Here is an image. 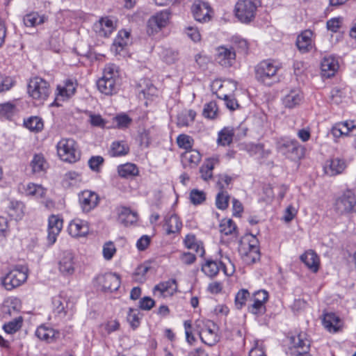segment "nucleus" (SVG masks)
I'll return each mask as SVG.
<instances>
[{
    "label": "nucleus",
    "instance_id": "1",
    "mask_svg": "<svg viewBox=\"0 0 356 356\" xmlns=\"http://www.w3.org/2000/svg\"><path fill=\"white\" fill-rule=\"evenodd\" d=\"M120 86L118 67L114 64H107L104 68L102 76L97 81L99 91L106 95H113L118 92Z\"/></svg>",
    "mask_w": 356,
    "mask_h": 356
},
{
    "label": "nucleus",
    "instance_id": "2",
    "mask_svg": "<svg viewBox=\"0 0 356 356\" xmlns=\"http://www.w3.org/2000/svg\"><path fill=\"white\" fill-rule=\"evenodd\" d=\"M212 90H216V93L218 98L225 101L227 108L234 111L238 108L239 104L233 97V92L236 90V83L232 80H214L211 84Z\"/></svg>",
    "mask_w": 356,
    "mask_h": 356
},
{
    "label": "nucleus",
    "instance_id": "3",
    "mask_svg": "<svg viewBox=\"0 0 356 356\" xmlns=\"http://www.w3.org/2000/svg\"><path fill=\"white\" fill-rule=\"evenodd\" d=\"M333 210L338 216H347L356 213V193L348 189L337 197Z\"/></svg>",
    "mask_w": 356,
    "mask_h": 356
},
{
    "label": "nucleus",
    "instance_id": "4",
    "mask_svg": "<svg viewBox=\"0 0 356 356\" xmlns=\"http://www.w3.org/2000/svg\"><path fill=\"white\" fill-rule=\"evenodd\" d=\"M278 70L279 67L273 63L263 60L255 67V78L259 82L270 86L279 81Z\"/></svg>",
    "mask_w": 356,
    "mask_h": 356
},
{
    "label": "nucleus",
    "instance_id": "5",
    "mask_svg": "<svg viewBox=\"0 0 356 356\" xmlns=\"http://www.w3.org/2000/svg\"><path fill=\"white\" fill-rule=\"evenodd\" d=\"M50 92L49 83L44 79L35 76L29 80L28 93L33 99L42 102L48 98Z\"/></svg>",
    "mask_w": 356,
    "mask_h": 356
},
{
    "label": "nucleus",
    "instance_id": "6",
    "mask_svg": "<svg viewBox=\"0 0 356 356\" xmlns=\"http://www.w3.org/2000/svg\"><path fill=\"white\" fill-rule=\"evenodd\" d=\"M27 269L24 266H17L11 270L2 280V284L7 290L20 286L27 279Z\"/></svg>",
    "mask_w": 356,
    "mask_h": 356
},
{
    "label": "nucleus",
    "instance_id": "7",
    "mask_svg": "<svg viewBox=\"0 0 356 356\" xmlns=\"http://www.w3.org/2000/svg\"><path fill=\"white\" fill-rule=\"evenodd\" d=\"M257 5L251 0H240L235 6L236 17L243 23L251 22L255 16Z\"/></svg>",
    "mask_w": 356,
    "mask_h": 356
},
{
    "label": "nucleus",
    "instance_id": "8",
    "mask_svg": "<svg viewBox=\"0 0 356 356\" xmlns=\"http://www.w3.org/2000/svg\"><path fill=\"white\" fill-rule=\"evenodd\" d=\"M53 312L60 318L72 316L74 310V303L67 298L57 296L52 299Z\"/></svg>",
    "mask_w": 356,
    "mask_h": 356
},
{
    "label": "nucleus",
    "instance_id": "9",
    "mask_svg": "<svg viewBox=\"0 0 356 356\" xmlns=\"http://www.w3.org/2000/svg\"><path fill=\"white\" fill-rule=\"evenodd\" d=\"M170 13L168 10H163L151 17L147 22V33L149 35H154L166 26Z\"/></svg>",
    "mask_w": 356,
    "mask_h": 356
},
{
    "label": "nucleus",
    "instance_id": "10",
    "mask_svg": "<svg viewBox=\"0 0 356 356\" xmlns=\"http://www.w3.org/2000/svg\"><path fill=\"white\" fill-rule=\"evenodd\" d=\"M291 350L296 356H311L309 354L310 341L307 337V334L300 332L296 336L291 338Z\"/></svg>",
    "mask_w": 356,
    "mask_h": 356
},
{
    "label": "nucleus",
    "instance_id": "11",
    "mask_svg": "<svg viewBox=\"0 0 356 356\" xmlns=\"http://www.w3.org/2000/svg\"><path fill=\"white\" fill-rule=\"evenodd\" d=\"M240 252L245 256V260L248 263H255L259 261L260 252L257 239L252 235L248 243H242Z\"/></svg>",
    "mask_w": 356,
    "mask_h": 356
},
{
    "label": "nucleus",
    "instance_id": "12",
    "mask_svg": "<svg viewBox=\"0 0 356 356\" xmlns=\"http://www.w3.org/2000/svg\"><path fill=\"white\" fill-rule=\"evenodd\" d=\"M346 167L344 157H328L323 164V170L329 176H335L342 173Z\"/></svg>",
    "mask_w": 356,
    "mask_h": 356
},
{
    "label": "nucleus",
    "instance_id": "13",
    "mask_svg": "<svg viewBox=\"0 0 356 356\" xmlns=\"http://www.w3.org/2000/svg\"><path fill=\"white\" fill-rule=\"evenodd\" d=\"M217 325L211 321L207 322L203 328L199 332L201 341L209 346H213L216 344L220 337L217 334Z\"/></svg>",
    "mask_w": 356,
    "mask_h": 356
},
{
    "label": "nucleus",
    "instance_id": "14",
    "mask_svg": "<svg viewBox=\"0 0 356 356\" xmlns=\"http://www.w3.org/2000/svg\"><path fill=\"white\" fill-rule=\"evenodd\" d=\"M331 134L334 138L356 136V121L338 122L332 127Z\"/></svg>",
    "mask_w": 356,
    "mask_h": 356
},
{
    "label": "nucleus",
    "instance_id": "15",
    "mask_svg": "<svg viewBox=\"0 0 356 356\" xmlns=\"http://www.w3.org/2000/svg\"><path fill=\"white\" fill-rule=\"evenodd\" d=\"M97 284L102 286V290L113 291L118 289L120 286V276L115 273H106L99 275L96 277Z\"/></svg>",
    "mask_w": 356,
    "mask_h": 356
},
{
    "label": "nucleus",
    "instance_id": "16",
    "mask_svg": "<svg viewBox=\"0 0 356 356\" xmlns=\"http://www.w3.org/2000/svg\"><path fill=\"white\" fill-rule=\"evenodd\" d=\"M191 11L195 19L199 22H207L211 19V8L207 2L195 1L192 6Z\"/></svg>",
    "mask_w": 356,
    "mask_h": 356
},
{
    "label": "nucleus",
    "instance_id": "17",
    "mask_svg": "<svg viewBox=\"0 0 356 356\" xmlns=\"http://www.w3.org/2000/svg\"><path fill=\"white\" fill-rule=\"evenodd\" d=\"M79 201L84 212H89L99 204V195L91 191H83L79 195Z\"/></svg>",
    "mask_w": 356,
    "mask_h": 356
},
{
    "label": "nucleus",
    "instance_id": "18",
    "mask_svg": "<svg viewBox=\"0 0 356 356\" xmlns=\"http://www.w3.org/2000/svg\"><path fill=\"white\" fill-rule=\"evenodd\" d=\"M77 87L76 79H67L63 84L58 85L56 101L66 100L74 95Z\"/></svg>",
    "mask_w": 356,
    "mask_h": 356
},
{
    "label": "nucleus",
    "instance_id": "19",
    "mask_svg": "<svg viewBox=\"0 0 356 356\" xmlns=\"http://www.w3.org/2000/svg\"><path fill=\"white\" fill-rule=\"evenodd\" d=\"M225 260H227L230 262L227 257L222 258V260L219 262L213 260H207L205 264L202 265V270L206 275L210 277L216 276L220 268H222L225 274L227 275Z\"/></svg>",
    "mask_w": 356,
    "mask_h": 356
},
{
    "label": "nucleus",
    "instance_id": "20",
    "mask_svg": "<svg viewBox=\"0 0 356 356\" xmlns=\"http://www.w3.org/2000/svg\"><path fill=\"white\" fill-rule=\"evenodd\" d=\"M216 60L218 63L225 67H229L234 63L236 58V53L233 47L221 46L216 49Z\"/></svg>",
    "mask_w": 356,
    "mask_h": 356
},
{
    "label": "nucleus",
    "instance_id": "21",
    "mask_svg": "<svg viewBox=\"0 0 356 356\" xmlns=\"http://www.w3.org/2000/svg\"><path fill=\"white\" fill-rule=\"evenodd\" d=\"M74 255L72 252H64L58 261V269L64 275H71L74 273Z\"/></svg>",
    "mask_w": 356,
    "mask_h": 356
},
{
    "label": "nucleus",
    "instance_id": "22",
    "mask_svg": "<svg viewBox=\"0 0 356 356\" xmlns=\"http://www.w3.org/2000/svg\"><path fill=\"white\" fill-rule=\"evenodd\" d=\"M62 227L63 220L58 216L51 215L49 218L47 240L49 244L52 245L56 242Z\"/></svg>",
    "mask_w": 356,
    "mask_h": 356
},
{
    "label": "nucleus",
    "instance_id": "23",
    "mask_svg": "<svg viewBox=\"0 0 356 356\" xmlns=\"http://www.w3.org/2000/svg\"><path fill=\"white\" fill-rule=\"evenodd\" d=\"M339 67L338 60L333 56H325L321 63L322 76L330 78L335 74Z\"/></svg>",
    "mask_w": 356,
    "mask_h": 356
},
{
    "label": "nucleus",
    "instance_id": "24",
    "mask_svg": "<svg viewBox=\"0 0 356 356\" xmlns=\"http://www.w3.org/2000/svg\"><path fill=\"white\" fill-rule=\"evenodd\" d=\"M303 100V94L300 88L290 90L282 98V103L286 108H293L299 106Z\"/></svg>",
    "mask_w": 356,
    "mask_h": 356
},
{
    "label": "nucleus",
    "instance_id": "25",
    "mask_svg": "<svg viewBox=\"0 0 356 356\" xmlns=\"http://www.w3.org/2000/svg\"><path fill=\"white\" fill-rule=\"evenodd\" d=\"M58 156H75L77 150L76 143L71 138H63L56 145Z\"/></svg>",
    "mask_w": 356,
    "mask_h": 356
},
{
    "label": "nucleus",
    "instance_id": "26",
    "mask_svg": "<svg viewBox=\"0 0 356 356\" xmlns=\"http://www.w3.org/2000/svg\"><path fill=\"white\" fill-rule=\"evenodd\" d=\"M35 335L42 341L52 343L59 338L60 332L51 327L42 325L37 328Z\"/></svg>",
    "mask_w": 356,
    "mask_h": 356
},
{
    "label": "nucleus",
    "instance_id": "27",
    "mask_svg": "<svg viewBox=\"0 0 356 356\" xmlns=\"http://www.w3.org/2000/svg\"><path fill=\"white\" fill-rule=\"evenodd\" d=\"M89 232L86 222L80 219H75L70 222L68 226V232L73 237L85 236Z\"/></svg>",
    "mask_w": 356,
    "mask_h": 356
},
{
    "label": "nucleus",
    "instance_id": "28",
    "mask_svg": "<svg viewBox=\"0 0 356 356\" xmlns=\"http://www.w3.org/2000/svg\"><path fill=\"white\" fill-rule=\"evenodd\" d=\"M322 323L325 328L330 332L339 331L342 326L340 318L332 312L325 314Z\"/></svg>",
    "mask_w": 356,
    "mask_h": 356
},
{
    "label": "nucleus",
    "instance_id": "29",
    "mask_svg": "<svg viewBox=\"0 0 356 356\" xmlns=\"http://www.w3.org/2000/svg\"><path fill=\"white\" fill-rule=\"evenodd\" d=\"M300 260L306 266L314 273L318 270L320 260L318 255L313 250H308L300 256Z\"/></svg>",
    "mask_w": 356,
    "mask_h": 356
},
{
    "label": "nucleus",
    "instance_id": "30",
    "mask_svg": "<svg viewBox=\"0 0 356 356\" xmlns=\"http://www.w3.org/2000/svg\"><path fill=\"white\" fill-rule=\"evenodd\" d=\"M118 220L125 226L132 225L138 220V214L127 207H121L118 210Z\"/></svg>",
    "mask_w": 356,
    "mask_h": 356
},
{
    "label": "nucleus",
    "instance_id": "31",
    "mask_svg": "<svg viewBox=\"0 0 356 356\" xmlns=\"http://www.w3.org/2000/svg\"><path fill=\"white\" fill-rule=\"evenodd\" d=\"M313 32L310 30H306L298 36L296 45L298 49L305 53L312 49Z\"/></svg>",
    "mask_w": 356,
    "mask_h": 356
},
{
    "label": "nucleus",
    "instance_id": "32",
    "mask_svg": "<svg viewBox=\"0 0 356 356\" xmlns=\"http://www.w3.org/2000/svg\"><path fill=\"white\" fill-rule=\"evenodd\" d=\"M114 25L111 19L102 18L95 24V30L100 36L108 37L113 31Z\"/></svg>",
    "mask_w": 356,
    "mask_h": 356
},
{
    "label": "nucleus",
    "instance_id": "33",
    "mask_svg": "<svg viewBox=\"0 0 356 356\" xmlns=\"http://www.w3.org/2000/svg\"><path fill=\"white\" fill-rule=\"evenodd\" d=\"M235 129L230 127H224L218 133L217 142L222 146L229 145L235 136Z\"/></svg>",
    "mask_w": 356,
    "mask_h": 356
},
{
    "label": "nucleus",
    "instance_id": "34",
    "mask_svg": "<svg viewBox=\"0 0 356 356\" xmlns=\"http://www.w3.org/2000/svg\"><path fill=\"white\" fill-rule=\"evenodd\" d=\"M46 17L43 15H40L37 12H31L24 16L23 22L26 27H35L43 24Z\"/></svg>",
    "mask_w": 356,
    "mask_h": 356
},
{
    "label": "nucleus",
    "instance_id": "35",
    "mask_svg": "<svg viewBox=\"0 0 356 356\" xmlns=\"http://www.w3.org/2000/svg\"><path fill=\"white\" fill-rule=\"evenodd\" d=\"M218 159L215 157H209L206 159L204 164L200 169L201 177L207 181L212 177V170L216 163H218Z\"/></svg>",
    "mask_w": 356,
    "mask_h": 356
},
{
    "label": "nucleus",
    "instance_id": "36",
    "mask_svg": "<svg viewBox=\"0 0 356 356\" xmlns=\"http://www.w3.org/2000/svg\"><path fill=\"white\" fill-rule=\"evenodd\" d=\"M164 226L167 234H170L178 232L181 229L182 224L177 215H172L165 218Z\"/></svg>",
    "mask_w": 356,
    "mask_h": 356
},
{
    "label": "nucleus",
    "instance_id": "37",
    "mask_svg": "<svg viewBox=\"0 0 356 356\" xmlns=\"http://www.w3.org/2000/svg\"><path fill=\"white\" fill-rule=\"evenodd\" d=\"M118 172L121 177L129 178L138 175V170L135 164L127 163L118 167Z\"/></svg>",
    "mask_w": 356,
    "mask_h": 356
},
{
    "label": "nucleus",
    "instance_id": "38",
    "mask_svg": "<svg viewBox=\"0 0 356 356\" xmlns=\"http://www.w3.org/2000/svg\"><path fill=\"white\" fill-rule=\"evenodd\" d=\"M220 233L228 236H237V227L232 219H222L220 223Z\"/></svg>",
    "mask_w": 356,
    "mask_h": 356
},
{
    "label": "nucleus",
    "instance_id": "39",
    "mask_svg": "<svg viewBox=\"0 0 356 356\" xmlns=\"http://www.w3.org/2000/svg\"><path fill=\"white\" fill-rule=\"evenodd\" d=\"M129 152V147L127 142L124 140L115 141L111 146L112 156H125Z\"/></svg>",
    "mask_w": 356,
    "mask_h": 356
},
{
    "label": "nucleus",
    "instance_id": "40",
    "mask_svg": "<svg viewBox=\"0 0 356 356\" xmlns=\"http://www.w3.org/2000/svg\"><path fill=\"white\" fill-rule=\"evenodd\" d=\"M196 113L192 110L183 111L177 116V125L179 127H188L195 120Z\"/></svg>",
    "mask_w": 356,
    "mask_h": 356
},
{
    "label": "nucleus",
    "instance_id": "41",
    "mask_svg": "<svg viewBox=\"0 0 356 356\" xmlns=\"http://www.w3.org/2000/svg\"><path fill=\"white\" fill-rule=\"evenodd\" d=\"M24 126L31 131L38 132L43 129L42 119L37 116H32L24 120Z\"/></svg>",
    "mask_w": 356,
    "mask_h": 356
},
{
    "label": "nucleus",
    "instance_id": "42",
    "mask_svg": "<svg viewBox=\"0 0 356 356\" xmlns=\"http://www.w3.org/2000/svg\"><path fill=\"white\" fill-rule=\"evenodd\" d=\"M86 114L88 117V122L91 126L99 128H104L106 127L107 121L100 114H96L92 111H87Z\"/></svg>",
    "mask_w": 356,
    "mask_h": 356
},
{
    "label": "nucleus",
    "instance_id": "43",
    "mask_svg": "<svg viewBox=\"0 0 356 356\" xmlns=\"http://www.w3.org/2000/svg\"><path fill=\"white\" fill-rule=\"evenodd\" d=\"M23 318L19 316L3 325V328L8 334H13L17 332L22 326Z\"/></svg>",
    "mask_w": 356,
    "mask_h": 356
},
{
    "label": "nucleus",
    "instance_id": "44",
    "mask_svg": "<svg viewBox=\"0 0 356 356\" xmlns=\"http://www.w3.org/2000/svg\"><path fill=\"white\" fill-rule=\"evenodd\" d=\"M26 195L35 197H42L45 195L46 190L41 185L29 183L25 188Z\"/></svg>",
    "mask_w": 356,
    "mask_h": 356
},
{
    "label": "nucleus",
    "instance_id": "45",
    "mask_svg": "<svg viewBox=\"0 0 356 356\" xmlns=\"http://www.w3.org/2000/svg\"><path fill=\"white\" fill-rule=\"evenodd\" d=\"M177 143L179 147L184 149L188 152L192 149L194 140L191 136L182 134L177 136Z\"/></svg>",
    "mask_w": 356,
    "mask_h": 356
},
{
    "label": "nucleus",
    "instance_id": "46",
    "mask_svg": "<svg viewBox=\"0 0 356 356\" xmlns=\"http://www.w3.org/2000/svg\"><path fill=\"white\" fill-rule=\"evenodd\" d=\"M129 33L125 30H122L119 32L118 35L115 39L113 46L116 47V51H118V47L122 50L125 46L127 45L129 38Z\"/></svg>",
    "mask_w": 356,
    "mask_h": 356
},
{
    "label": "nucleus",
    "instance_id": "47",
    "mask_svg": "<svg viewBox=\"0 0 356 356\" xmlns=\"http://www.w3.org/2000/svg\"><path fill=\"white\" fill-rule=\"evenodd\" d=\"M149 270V267L146 265H140L133 273V280L138 283H143L146 280V275Z\"/></svg>",
    "mask_w": 356,
    "mask_h": 356
},
{
    "label": "nucleus",
    "instance_id": "48",
    "mask_svg": "<svg viewBox=\"0 0 356 356\" xmlns=\"http://www.w3.org/2000/svg\"><path fill=\"white\" fill-rule=\"evenodd\" d=\"M229 195L227 191H219L216 197V205L218 209L225 210L228 207Z\"/></svg>",
    "mask_w": 356,
    "mask_h": 356
},
{
    "label": "nucleus",
    "instance_id": "49",
    "mask_svg": "<svg viewBox=\"0 0 356 356\" xmlns=\"http://www.w3.org/2000/svg\"><path fill=\"white\" fill-rule=\"evenodd\" d=\"M31 166L33 172L39 173L44 171L48 168V164L44 157H33V159L31 162Z\"/></svg>",
    "mask_w": 356,
    "mask_h": 356
},
{
    "label": "nucleus",
    "instance_id": "50",
    "mask_svg": "<svg viewBox=\"0 0 356 356\" xmlns=\"http://www.w3.org/2000/svg\"><path fill=\"white\" fill-rule=\"evenodd\" d=\"M81 181V175L76 172H67L63 179V184L68 187L76 186Z\"/></svg>",
    "mask_w": 356,
    "mask_h": 356
},
{
    "label": "nucleus",
    "instance_id": "51",
    "mask_svg": "<svg viewBox=\"0 0 356 356\" xmlns=\"http://www.w3.org/2000/svg\"><path fill=\"white\" fill-rule=\"evenodd\" d=\"M176 284L175 280H170L166 282H161L156 285L154 288V291H158L161 295H165V293L169 291L170 294L172 293L174 289H172L173 285Z\"/></svg>",
    "mask_w": 356,
    "mask_h": 356
},
{
    "label": "nucleus",
    "instance_id": "52",
    "mask_svg": "<svg viewBox=\"0 0 356 356\" xmlns=\"http://www.w3.org/2000/svg\"><path fill=\"white\" fill-rule=\"evenodd\" d=\"M250 297V293L247 289H241L235 296V306L238 309H241L245 305L248 298Z\"/></svg>",
    "mask_w": 356,
    "mask_h": 356
},
{
    "label": "nucleus",
    "instance_id": "53",
    "mask_svg": "<svg viewBox=\"0 0 356 356\" xmlns=\"http://www.w3.org/2000/svg\"><path fill=\"white\" fill-rule=\"evenodd\" d=\"M218 107L215 102H210L205 104L203 109V115L209 119H214L217 116Z\"/></svg>",
    "mask_w": 356,
    "mask_h": 356
},
{
    "label": "nucleus",
    "instance_id": "54",
    "mask_svg": "<svg viewBox=\"0 0 356 356\" xmlns=\"http://www.w3.org/2000/svg\"><path fill=\"white\" fill-rule=\"evenodd\" d=\"M140 312L137 309L130 308L128 315H127V321L129 323L130 325L133 328H136L140 325V317H139Z\"/></svg>",
    "mask_w": 356,
    "mask_h": 356
},
{
    "label": "nucleus",
    "instance_id": "55",
    "mask_svg": "<svg viewBox=\"0 0 356 356\" xmlns=\"http://www.w3.org/2000/svg\"><path fill=\"white\" fill-rule=\"evenodd\" d=\"M190 199L193 204H200L206 200V194L204 191L193 189L190 193Z\"/></svg>",
    "mask_w": 356,
    "mask_h": 356
},
{
    "label": "nucleus",
    "instance_id": "56",
    "mask_svg": "<svg viewBox=\"0 0 356 356\" xmlns=\"http://www.w3.org/2000/svg\"><path fill=\"white\" fill-rule=\"evenodd\" d=\"M161 56L164 62L171 64L177 59L178 53L172 49H164L161 53Z\"/></svg>",
    "mask_w": 356,
    "mask_h": 356
},
{
    "label": "nucleus",
    "instance_id": "57",
    "mask_svg": "<svg viewBox=\"0 0 356 356\" xmlns=\"http://www.w3.org/2000/svg\"><path fill=\"white\" fill-rule=\"evenodd\" d=\"M15 111V107L10 103H5L0 105V117L10 119Z\"/></svg>",
    "mask_w": 356,
    "mask_h": 356
},
{
    "label": "nucleus",
    "instance_id": "58",
    "mask_svg": "<svg viewBox=\"0 0 356 356\" xmlns=\"http://www.w3.org/2000/svg\"><path fill=\"white\" fill-rule=\"evenodd\" d=\"M248 311L249 312L259 316L265 313L266 307L264 303L258 302L253 300V303L248 307Z\"/></svg>",
    "mask_w": 356,
    "mask_h": 356
},
{
    "label": "nucleus",
    "instance_id": "59",
    "mask_svg": "<svg viewBox=\"0 0 356 356\" xmlns=\"http://www.w3.org/2000/svg\"><path fill=\"white\" fill-rule=\"evenodd\" d=\"M232 181V178L228 175H220L217 182V186L219 189V191H226V188H228Z\"/></svg>",
    "mask_w": 356,
    "mask_h": 356
},
{
    "label": "nucleus",
    "instance_id": "60",
    "mask_svg": "<svg viewBox=\"0 0 356 356\" xmlns=\"http://www.w3.org/2000/svg\"><path fill=\"white\" fill-rule=\"evenodd\" d=\"M115 252V247L112 242H108L104 244L103 247V256L105 259L110 260Z\"/></svg>",
    "mask_w": 356,
    "mask_h": 356
},
{
    "label": "nucleus",
    "instance_id": "61",
    "mask_svg": "<svg viewBox=\"0 0 356 356\" xmlns=\"http://www.w3.org/2000/svg\"><path fill=\"white\" fill-rule=\"evenodd\" d=\"M345 98L344 92L339 88H334L330 92V99L332 103L339 104Z\"/></svg>",
    "mask_w": 356,
    "mask_h": 356
},
{
    "label": "nucleus",
    "instance_id": "62",
    "mask_svg": "<svg viewBox=\"0 0 356 356\" xmlns=\"http://www.w3.org/2000/svg\"><path fill=\"white\" fill-rule=\"evenodd\" d=\"M103 163V157H90V159L88 160V165L90 168L95 172H99Z\"/></svg>",
    "mask_w": 356,
    "mask_h": 356
},
{
    "label": "nucleus",
    "instance_id": "63",
    "mask_svg": "<svg viewBox=\"0 0 356 356\" xmlns=\"http://www.w3.org/2000/svg\"><path fill=\"white\" fill-rule=\"evenodd\" d=\"M114 120L117 122L118 127L120 129L128 127L131 122V118L127 115H118Z\"/></svg>",
    "mask_w": 356,
    "mask_h": 356
},
{
    "label": "nucleus",
    "instance_id": "64",
    "mask_svg": "<svg viewBox=\"0 0 356 356\" xmlns=\"http://www.w3.org/2000/svg\"><path fill=\"white\" fill-rule=\"evenodd\" d=\"M185 32L186 35L194 42H198L201 39L200 31L196 27L188 26L186 28Z\"/></svg>",
    "mask_w": 356,
    "mask_h": 356
}]
</instances>
